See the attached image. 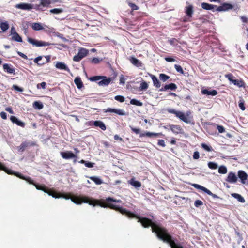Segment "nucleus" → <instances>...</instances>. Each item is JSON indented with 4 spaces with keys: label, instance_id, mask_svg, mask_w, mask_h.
<instances>
[{
    "label": "nucleus",
    "instance_id": "obj_1",
    "mask_svg": "<svg viewBox=\"0 0 248 248\" xmlns=\"http://www.w3.org/2000/svg\"><path fill=\"white\" fill-rule=\"evenodd\" d=\"M22 179L26 180L30 184H33L36 189L43 190L49 195L55 198H63L66 199H70L73 202L77 204H80L82 203H87L90 205L95 206V205H99L103 207H108L119 211L121 213L125 215L129 218L136 217L138 219V222H140L143 227H148L151 226L152 232H154L156 234L157 237L164 242L169 244L171 248H184L180 244L176 243L174 241L172 240L171 235L169 234L167 231L164 228L160 227L155 222L147 218H140L139 217H137L135 215L128 211L125 209L115 205L113 203H120L121 202V201L120 200H117L111 198H108L106 199L105 202H103L93 200L86 196L71 197L70 195L67 194H61L54 191L47 190L45 188L44 186L33 184V181L29 177H26L22 176Z\"/></svg>",
    "mask_w": 248,
    "mask_h": 248
},
{
    "label": "nucleus",
    "instance_id": "obj_2",
    "mask_svg": "<svg viewBox=\"0 0 248 248\" xmlns=\"http://www.w3.org/2000/svg\"><path fill=\"white\" fill-rule=\"evenodd\" d=\"M27 40L29 43L37 47L50 46L52 45L51 43L43 41H39L30 37H28Z\"/></svg>",
    "mask_w": 248,
    "mask_h": 248
},
{
    "label": "nucleus",
    "instance_id": "obj_3",
    "mask_svg": "<svg viewBox=\"0 0 248 248\" xmlns=\"http://www.w3.org/2000/svg\"><path fill=\"white\" fill-rule=\"evenodd\" d=\"M177 117H178L181 120L186 123H189L191 122V112L188 111L186 113H184L183 112L179 111L177 113Z\"/></svg>",
    "mask_w": 248,
    "mask_h": 248
},
{
    "label": "nucleus",
    "instance_id": "obj_4",
    "mask_svg": "<svg viewBox=\"0 0 248 248\" xmlns=\"http://www.w3.org/2000/svg\"><path fill=\"white\" fill-rule=\"evenodd\" d=\"M225 77L228 78V79L231 82H232L234 85L239 87H242L245 86V84L242 80H238V79H234L233 77L232 74H229L225 75Z\"/></svg>",
    "mask_w": 248,
    "mask_h": 248
},
{
    "label": "nucleus",
    "instance_id": "obj_5",
    "mask_svg": "<svg viewBox=\"0 0 248 248\" xmlns=\"http://www.w3.org/2000/svg\"><path fill=\"white\" fill-rule=\"evenodd\" d=\"M88 51L85 48H80L78 52V54L73 57V60L75 62H79L84 57H85L88 54Z\"/></svg>",
    "mask_w": 248,
    "mask_h": 248
},
{
    "label": "nucleus",
    "instance_id": "obj_6",
    "mask_svg": "<svg viewBox=\"0 0 248 248\" xmlns=\"http://www.w3.org/2000/svg\"><path fill=\"white\" fill-rule=\"evenodd\" d=\"M185 10L187 17H185L184 21L185 22L190 21V18L193 14V7L191 4H188L186 6Z\"/></svg>",
    "mask_w": 248,
    "mask_h": 248
},
{
    "label": "nucleus",
    "instance_id": "obj_7",
    "mask_svg": "<svg viewBox=\"0 0 248 248\" xmlns=\"http://www.w3.org/2000/svg\"><path fill=\"white\" fill-rule=\"evenodd\" d=\"M15 7L17 9L24 10H30L32 9H34V5L26 3H21L17 4L15 6Z\"/></svg>",
    "mask_w": 248,
    "mask_h": 248
},
{
    "label": "nucleus",
    "instance_id": "obj_8",
    "mask_svg": "<svg viewBox=\"0 0 248 248\" xmlns=\"http://www.w3.org/2000/svg\"><path fill=\"white\" fill-rule=\"evenodd\" d=\"M37 1H39V4L34 5V9L36 10H39L41 6L48 7L51 3L50 0H37Z\"/></svg>",
    "mask_w": 248,
    "mask_h": 248
},
{
    "label": "nucleus",
    "instance_id": "obj_9",
    "mask_svg": "<svg viewBox=\"0 0 248 248\" xmlns=\"http://www.w3.org/2000/svg\"><path fill=\"white\" fill-rule=\"evenodd\" d=\"M112 81V78H111L103 76L101 80L98 82V84L100 86H106L109 84Z\"/></svg>",
    "mask_w": 248,
    "mask_h": 248
},
{
    "label": "nucleus",
    "instance_id": "obj_10",
    "mask_svg": "<svg viewBox=\"0 0 248 248\" xmlns=\"http://www.w3.org/2000/svg\"><path fill=\"white\" fill-rule=\"evenodd\" d=\"M232 8L233 6L232 4L227 3H224L221 6L217 7L215 10L219 12L226 11L230 9H232Z\"/></svg>",
    "mask_w": 248,
    "mask_h": 248
},
{
    "label": "nucleus",
    "instance_id": "obj_11",
    "mask_svg": "<svg viewBox=\"0 0 248 248\" xmlns=\"http://www.w3.org/2000/svg\"><path fill=\"white\" fill-rule=\"evenodd\" d=\"M62 157L65 159L77 158V156L71 151L61 152Z\"/></svg>",
    "mask_w": 248,
    "mask_h": 248
},
{
    "label": "nucleus",
    "instance_id": "obj_12",
    "mask_svg": "<svg viewBox=\"0 0 248 248\" xmlns=\"http://www.w3.org/2000/svg\"><path fill=\"white\" fill-rule=\"evenodd\" d=\"M237 178L236 174L232 172H229L226 181L230 183H235L237 182Z\"/></svg>",
    "mask_w": 248,
    "mask_h": 248
},
{
    "label": "nucleus",
    "instance_id": "obj_13",
    "mask_svg": "<svg viewBox=\"0 0 248 248\" xmlns=\"http://www.w3.org/2000/svg\"><path fill=\"white\" fill-rule=\"evenodd\" d=\"M10 119L13 123L16 124L18 126L22 127H24L25 126V123L18 120L16 116H11L10 117Z\"/></svg>",
    "mask_w": 248,
    "mask_h": 248
},
{
    "label": "nucleus",
    "instance_id": "obj_14",
    "mask_svg": "<svg viewBox=\"0 0 248 248\" xmlns=\"http://www.w3.org/2000/svg\"><path fill=\"white\" fill-rule=\"evenodd\" d=\"M238 176L241 180L242 184H245L248 178L247 174L243 170H239L238 172Z\"/></svg>",
    "mask_w": 248,
    "mask_h": 248
},
{
    "label": "nucleus",
    "instance_id": "obj_15",
    "mask_svg": "<svg viewBox=\"0 0 248 248\" xmlns=\"http://www.w3.org/2000/svg\"><path fill=\"white\" fill-rule=\"evenodd\" d=\"M129 61L131 63L136 67H141L143 65L142 62L139 60L134 57H130L129 58Z\"/></svg>",
    "mask_w": 248,
    "mask_h": 248
},
{
    "label": "nucleus",
    "instance_id": "obj_16",
    "mask_svg": "<svg viewBox=\"0 0 248 248\" xmlns=\"http://www.w3.org/2000/svg\"><path fill=\"white\" fill-rule=\"evenodd\" d=\"M202 94L215 96L217 94V91L215 90H208V89H203L201 91Z\"/></svg>",
    "mask_w": 248,
    "mask_h": 248
},
{
    "label": "nucleus",
    "instance_id": "obj_17",
    "mask_svg": "<svg viewBox=\"0 0 248 248\" xmlns=\"http://www.w3.org/2000/svg\"><path fill=\"white\" fill-rule=\"evenodd\" d=\"M55 67L60 70H64L68 72H70V69L67 66V65L63 62H57L55 65Z\"/></svg>",
    "mask_w": 248,
    "mask_h": 248
},
{
    "label": "nucleus",
    "instance_id": "obj_18",
    "mask_svg": "<svg viewBox=\"0 0 248 248\" xmlns=\"http://www.w3.org/2000/svg\"><path fill=\"white\" fill-rule=\"evenodd\" d=\"M202 7L205 10H211L212 11H214L215 8H217L216 5H214L211 4H209L207 3L203 2L201 4Z\"/></svg>",
    "mask_w": 248,
    "mask_h": 248
},
{
    "label": "nucleus",
    "instance_id": "obj_19",
    "mask_svg": "<svg viewBox=\"0 0 248 248\" xmlns=\"http://www.w3.org/2000/svg\"><path fill=\"white\" fill-rule=\"evenodd\" d=\"M177 88V86L174 83H170L166 85L164 88L160 89V91H164L167 90H175Z\"/></svg>",
    "mask_w": 248,
    "mask_h": 248
},
{
    "label": "nucleus",
    "instance_id": "obj_20",
    "mask_svg": "<svg viewBox=\"0 0 248 248\" xmlns=\"http://www.w3.org/2000/svg\"><path fill=\"white\" fill-rule=\"evenodd\" d=\"M149 75L152 79L154 85L156 88H159L161 85L157 78L155 76L152 75L151 74H149Z\"/></svg>",
    "mask_w": 248,
    "mask_h": 248
},
{
    "label": "nucleus",
    "instance_id": "obj_21",
    "mask_svg": "<svg viewBox=\"0 0 248 248\" xmlns=\"http://www.w3.org/2000/svg\"><path fill=\"white\" fill-rule=\"evenodd\" d=\"M128 183L135 188H139L141 186V183L139 181L135 180L134 178L131 179L128 181Z\"/></svg>",
    "mask_w": 248,
    "mask_h": 248
},
{
    "label": "nucleus",
    "instance_id": "obj_22",
    "mask_svg": "<svg viewBox=\"0 0 248 248\" xmlns=\"http://www.w3.org/2000/svg\"><path fill=\"white\" fill-rule=\"evenodd\" d=\"M74 82L77 88L79 89H81L83 87V82L81 79V78L79 77H77L75 78Z\"/></svg>",
    "mask_w": 248,
    "mask_h": 248
},
{
    "label": "nucleus",
    "instance_id": "obj_23",
    "mask_svg": "<svg viewBox=\"0 0 248 248\" xmlns=\"http://www.w3.org/2000/svg\"><path fill=\"white\" fill-rule=\"evenodd\" d=\"M3 69L8 73L9 74H13L15 73V69L12 66L9 65L8 64H4L3 65Z\"/></svg>",
    "mask_w": 248,
    "mask_h": 248
},
{
    "label": "nucleus",
    "instance_id": "obj_24",
    "mask_svg": "<svg viewBox=\"0 0 248 248\" xmlns=\"http://www.w3.org/2000/svg\"><path fill=\"white\" fill-rule=\"evenodd\" d=\"M93 125L96 127H100L102 130H105L106 129L105 124L100 121H95L93 122Z\"/></svg>",
    "mask_w": 248,
    "mask_h": 248
},
{
    "label": "nucleus",
    "instance_id": "obj_25",
    "mask_svg": "<svg viewBox=\"0 0 248 248\" xmlns=\"http://www.w3.org/2000/svg\"><path fill=\"white\" fill-rule=\"evenodd\" d=\"M231 196L235 199H237L239 202L241 203H244L245 202L244 198L239 194L232 193L231 194Z\"/></svg>",
    "mask_w": 248,
    "mask_h": 248
},
{
    "label": "nucleus",
    "instance_id": "obj_26",
    "mask_svg": "<svg viewBox=\"0 0 248 248\" xmlns=\"http://www.w3.org/2000/svg\"><path fill=\"white\" fill-rule=\"evenodd\" d=\"M160 135H161L160 133L147 132L145 133L141 134L140 135V137H144V136H147V137H153V136L156 137V136H159Z\"/></svg>",
    "mask_w": 248,
    "mask_h": 248
},
{
    "label": "nucleus",
    "instance_id": "obj_27",
    "mask_svg": "<svg viewBox=\"0 0 248 248\" xmlns=\"http://www.w3.org/2000/svg\"><path fill=\"white\" fill-rule=\"evenodd\" d=\"M31 27L35 31H39L43 29V27L40 23H34L32 24Z\"/></svg>",
    "mask_w": 248,
    "mask_h": 248
},
{
    "label": "nucleus",
    "instance_id": "obj_28",
    "mask_svg": "<svg viewBox=\"0 0 248 248\" xmlns=\"http://www.w3.org/2000/svg\"><path fill=\"white\" fill-rule=\"evenodd\" d=\"M170 129L172 132L175 134L180 133L182 130L181 127L178 125H172L170 126Z\"/></svg>",
    "mask_w": 248,
    "mask_h": 248
},
{
    "label": "nucleus",
    "instance_id": "obj_29",
    "mask_svg": "<svg viewBox=\"0 0 248 248\" xmlns=\"http://www.w3.org/2000/svg\"><path fill=\"white\" fill-rule=\"evenodd\" d=\"M0 27L3 31H5L9 28V24L7 21H0Z\"/></svg>",
    "mask_w": 248,
    "mask_h": 248
},
{
    "label": "nucleus",
    "instance_id": "obj_30",
    "mask_svg": "<svg viewBox=\"0 0 248 248\" xmlns=\"http://www.w3.org/2000/svg\"><path fill=\"white\" fill-rule=\"evenodd\" d=\"M90 179L93 181L96 185H101L103 183V181L99 177L96 176H91Z\"/></svg>",
    "mask_w": 248,
    "mask_h": 248
},
{
    "label": "nucleus",
    "instance_id": "obj_31",
    "mask_svg": "<svg viewBox=\"0 0 248 248\" xmlns=\"http://www.w3.org/2000/svg\"><path fill=\"white\" fill-rule=\"evenodd\" d=\"M11 36H12V39L13 40L18 42H22V38L19 36V35L17 33H15V34L12 35Z\"/></svg>",
    "mask_w": 248,
    "mask_h": 248
},
{
    "label": "nucleus",
    "instance_id": "obj_32",
    "mask_svg": "<svg viewBox=\"0 0 248 248\" xmlns=\"http://www.w3.org/2000/svg\"><path fill=\"white\" fill-rule=\"evenodd\" d=\"M33 107L34 108L38 109H41L43 108V104L39 101H35L33 103Z\"/></svg>",
    "mask_w": 248,
    "mask_h": 248
},
{
    "label": "nucleus",
    "instance_id": "obj_33",
    "mask_svg": "<svg viewBox=\"0 0 248 248\" xmlns=\"http://www.w3.org/2000/svg\"><path fill=\"white\" fill-rule=\"evenodd\" d=\"M131 104L137 106H141L143 104L141 102L135 99H132L130 102Z\"/></svg>",
    "mask_w": 248,
    "mask_h": 248
},
{
    "label": "nucleus",
    "instance_id": "obj_34",
    "mask_svg": "<svg viewBox=\"0 0 248 248\" xmlns=\"http://www.w3.org/2000/svg\"><path fill=\"white\" fill-rule=\"evenodd\" d=\"M148 88V84L145 81H143L140 84V90L144 91L146 90Z\"/></svg>",
    "mask_w": 248,
    "mask_h": 248
},
{
    "label": "nucleus",
    "instance_id": "obj_35",
    "mask_svg": "<svg viewBox=\"0 0 248 248\" xmlns=\"http://www.w3.org/2000/svg\"><path fill=\"white\" fill-rule=\"evenodd\" d=\"M227 172V168L225 166H221L219 167L218 172L221 174H225Z\"/></svg>",
    "mask_w": 248,
    "mask_h": 248
},
{
    "label": "nucleus",
    "instance_id": "obj_36",
    "mask_svg": "<svg viewBox=\"0 0 248 248\" xmlns=\"http://www.w3.org/2000/svg\"><path fill=\"white\" fill-rule=\"evenodd\" d=\"M103 76H95L90 78V80L91 81H99L102 78Z\"/></svg>",
    "mask_w": 248,
    "mask_h": 248
},
{
    "label": "nucleus",
    "instance_id": "obj_37",
    "mask_svg": "<svg viewBox=\"0 0 248 248\" xmlns=\"http://www.w3.org/2000/svg\"><path fill=\"white\" fill-rule=\"evenodd\" d=\"M42 56H38L34 59V62L37 63L39 65H42L45 64V62H39L42 59Z\"/></svg>",
    "mask_w": 248,
    "mask_h": 248
},
{
    "label": "nucleus",
    "instance_id": "obj_38",
    "mask_svg": "<svg viewBox=\"0 0 248 248\" xmlns=\"http://www.w3.org/2000/svg\"><path fill=\"white\" fill-rule=\"evenodd\" d=\"M208 166L211 169H217L218 165L216 163L209 162L208 163Z\"/></svg>",
    "mask_w": 248,
    "mask_h": 248
},
{
    "label": "nucleus",
    "instance_id": "obj_39",
    "mask_svg": "<svg viewBox=\"0 0 248 248\" xmlns=\"http://www.w3.org/2000/svg\"><path fill=\"white\" fill-rule=\"evenodd\" d=\"M201 146L205 150H206V151H207L208 152H211V151H213V149H212V148L211 146H209V145H207V144H206L205 143H202Z\"/></svg>",
    "mask_w": 248,
    "mask_h": 248
},
{
    "label": "nucleus",
    "instance_id": "obj_40",
    "mask_svg": "<svg viewBox=\"0 0 248 248\" xmlns=\"http://www.w3.org/2000/svg\"><path fill=\"white\" fill-rule=\"evenodd\" d=\"M193 186L196 188H197V189H201L202 191H204L205 193H206V191L208 190V189H207L206 188H205V187H203V186H202L201 185H199L198 184H194Z\"/></svg>",
    "mask_w": 248,
    "mask_h": 248
},
{
    "label": "nucleus",
    "instance_id": "obj_41",
    "mask_svg": "<svg viewBox=\"0 0 248 248\" xmlns=\"http://www.w3.org/2000/svg\"><path fill=\"white\" fill-rule=\"evenodd\" d=\"M169 78H170L169 76H168L164 74H160L159 75L160 79L163 82L167 81Z\"/></svg>",
    "mask_w": 248,
    "mask_h": 248
},
{
    "label": "nucleus",
    "instance_id": "obj_42",
    "mask_svg": "<svg viewBox=\"0 0 248 248\" xmlns=\"http://www.w3.org/2000/svg\"><path fill=\"white\" fill-rule=\"evenodd\" d=\"M63 12L62 9L59 8H55L51 9L50 12L53 14H60Z\"/></svg>",
    "mask_w": 248,
    "mask_h": 248
},
{
    "label": "nucleus",
    "instance_id": "obj_43",
    "mask_svg": "<svg viewBox=\"0 0 248 248\" xmlns=\"http://www.w3.org/2000/svg\"><path fill=\"white\" fill-rule=\"evenodd\" d=\"M27 143H25V142H24V143H22L18 147V150L19 152H23L25 148L27 147Z\"/></svg>",
    "mask_w": 248,
    "mask_h": 248
},
{
    "label": "nucleus",
    "instance_id": "obj_44",
    "mask_svg": "<svg viewBox=\"0 0 248 248\" xmlns=\"http://www.w3.org/2000/svg\"><path fill=\"white\" fill-rule=\"evenodd\" d=\"M238 106L242 110H245V107L244 105V101L242 99H241L239 101Z\"/></svg>",
    "mask_w": 248,
    "mask_h": 248
},
{
    "label": "nucleus",
    "instance_id": "obj_45",
    "mask_svg": "<svg viewBox=\"0 0 248 248\" xmlns=\"http://www.w3.org/2000/svg\"><path fill=\"white\" fill-rule=\"evenodd\" d=\"M114 99L120 102H124L125 100L124 97L121 95H117L115 96Z\"/></svg>",
    "mask_w": 248,
    "mask_h": 248
},
{
    "label": "nucleus",
    "instance_id": "obj_46",
    "mask_svg": "<svg viewBox=\"0 0 248 248\" xmlns=\"http://www.w3.org/2000/svg\"><path fill=\"white\" fill-rule=\"evenodd\" d=\"M175 69L178 72H180L181 74L184 73V71L182 68V67L179 65L175 64L174 65Z\"/></svg>",
    "mask_w": 248,
    "mask_h": 248
},
{
    "label": "nucleus",
    "instance_id": "obj_47",
    "mask_svg": "<svg viewBox=\"0 0 248 248\" xmlns=\"http://www.w3.org/2000/svg\"><path fill=\"white\" fill-rule=\"evenodd\" d=\"M115 113L120 115H124L125 114V112L121 109H115Z\"/></svg>",
    "mask_w": 248,
    "mask_h": 248
},
{
    "label": "nucleus",
    "instance_id": "obj_48",
    "mask_svg": "<svg viewBox=\"0 0 248 248\" xmlns=\"http://www.w3.org/2000/svg\"><path fill=\"white\" fill-rule=\"evenodd\" d=\"M126 78L123 75H121L120 77V84H124L125 83Z\"/></svg>",
    "mask_w": 248,
    "mask_h": 248
},
{
    "label": "nucleus",
    "instance_id": "obj_49",
    "mask_svg": "<svg viewBox=\"0 0 248 248\" xmlns=\"http://www.w3.org/2000/svg\"><path fill=\"white\" fill-rule=\"evenodd\" d=\"M40 86L43 88V89H46V83L45 82H41L40 84H37V88L38 89H39L40 88Z\"/></svg>",
    "mask_w": 248,
    "mask_h": 248
},
{
    "label": "nucleus",
    "instance_id": "obj_50",
    "mask_svg": "<svg viewBox=\"0 0 248 248\" xmlns=\"http://www.w3.org/2000/svg\"><path fill=\"white\" fill-rule=\"evenodd\" d=\"M203 204V202L201 200H196L195 202V203H194V205L196 207H199L201 205H202Z\"/></svg>",
    "mask_w": 248,
    "mask_h": 248
},
{
    "label": "nucleus",
    "instance_id": "obj_51",
    "mask_svg": "<svg viewBox=\"0 0 248 248\" xmlns=\"http://www.w3.org/2000/svg\"><path fill=\"white\" fill-rule=\"evenodd\" d=\"M206 193H207V194H208L209 195H210L211 196H212V197H213L214 198H219V197L217 196V195L216 194H214L213 193H212L209 190H207V191H206Z\"/></svg>",
    "mask_w": 248,
    "mask_h": 248
},
{
    "label": "nucleus",
    "instance_id": "obj_52",
    "mask_svg": "<svg viewBox=\"0 0 248 248\" xmlns=\"http://www.w3.org/2000/svg\"><path fill=\"white\" fill-rule=\"evenodd\" d=\"M217 129L218 132L220 133H222L224 132V131H225L224 128L221 125H217Z\"/></svg>",
    "mask_w": 248,
    "mask_h": 248
},
{
    "label": "nucleus",
    "instance_id": "obj_53",
    "mask_svg": "<svg viewBox=\"0 0 248 248\" xmlns=\"http://www.w3.org/2000/svg\"><path fill=\"white\" fill-rule=\"evenodd\" d=\"M200 157L199 153L198 151H195L194 152L193 158L194 159H198Z\"/></svg>",
    "mask_w": 248,
    "mask_h": 248
},
{
    "label": "nucleus",
    "instance_id": "obj_54",
    "mask_svg": "<svg viewBox=\"0 0 248 248\" xmlns=\"http://www.w3.org/2000/svg\"><path fill=\"white\" fill-rule=\"evenodd\" d=\"M168 111L169 112V113H172V114H174L177 117V113H179V111H176L173 109H168Z\"/></svg>",
    "mask_w": 248,
    "mask_h": 248
},
{
    "label": "nucleus",
    "instance_id": "obj_55",
    "mask_svg": "<svg viewBox=\"0 0 248 248\" xmlns=\"http://www.w3.org/2000/svg\"><path fill=\"white\" fill-rule=\"evenodd\" d=\"M13 89H14L15 90L18 91L19 92H23V89L19 87L18 86L14 85L12 87Z\"/></svg>",
    "mask_w": 248,
    "mask_h": 248
},
{
    "label": "nucleus",
    "instance_id": "obj_56",
    "mask_svg": "<svg viewBox=\"0 0 248 248\" xmlns=\"http://www.w3.org/2000/svg\"><path fill=\"white\" fill-rule=\"evenodd\" d=\"M101 60H99L98 58H93L92 60V63H94V64H97L98 63H99L100 62Z\"/></svg>",
    "mask_w": 248,
    "mask_h": 248
},
{
    "label": "nucleus",
    "instance_id": "obj_57",
    "mask_svg": "<svg viewBox=\"0 0 248 248\" xmlns=\"http://www.w3.org/2000/svg\"><path fill=\"white\" fill-rule=\"evenodd\" d=\"M129 5L131 7L133 10H138L139 7L134 3H129Z\"/></svg>",
    "mask_w": 248,
    "mask_h": 248
},
{
    "label": "nucleus",
    "instance_id": "obj_58",
    "mask_svg": "<svg viewBox=\"0 0 248 248\" xmlns=\"http://www.w3.org/2000/svg\"><path fill=\"white\" fill-rule=\"evenodd\" d=\"M158 145L162 147L165 146V141L163 140H159L158 141Z\"/></svg>",
    "mask_w": 248,
    "mask_h": 248
},
{
    "label": "nucleus",
    "instance_id": "obj_59",
    "mask_svg": "<svg viewBox=\"0 0 248 248\" xmlns=\"http://www.w3.org/2000/svg\"><path fill=\"white\" fill-rule=\"evenodd\" d=\"M93 165L94 163L90 162H86V163H85V166L88 168L93 167Z\"/></svg>",
    "mask_w": 248,
    "mask_h": 248
},
{
    "label": "nucleus",
    "instance_id": "obj_60",
    "mask_svg": "<svg viewBox=\"0 0 248 248\" xmlns=\"http://www.w3.org/2000/svg\"><path fill=\"white\" fill-rule=\"evenodd\" d=\"M16 31L15 28L14 27H12L10 30V35H12L15 34V33H16Z\"/></svg>",
    "mask_w": 248,
    "mask_h": 248
},
{
    "label": "nucleus",
    "instance_id": "obj_61",
    "mask_svg": "<svg viewBox=\"0 0 248 248\" xmlns=\"http://www.w3.org/2000/svg\"><path fill=\"white\" fill-rule=\"evenodd\" d=\"M131 128L132 131L136 134H139L140 133V129L133 127H131Z\"/></svg>",
    "mask_w": 248,
    "mask_h": 248
},
{
    "label": "nucleus",
    "instance_id": "obj_62",
    "mask_svg": "<svg viewBox=\"0 0 248 248\" xmlns=\"http://www.w3.org/2000/svg\"><path fill=\"white\" fill-rule=\"evenodd\" d=\"M165 60L168 62H173L175 61V59L171 57H166Z\"/></svg>",
    "mask_w": 248,
    "mask_h": 248
},
{
    "label": "nucleus",
    "instance_id": "obj_63",
    "mask_svg": "<svg viewBox=\"0 0 248 248\" xmlns=\"http://www.w3.org/2000/svg\"><path fill=\"white\" fill-rule=\"evenodd\" d=\"M0 116H1V118L4 120H5L7 119V115L5 112H3V111L1 112L0 113Z\"/></svg>",
    "mask_w": 248,
    "mask_h": 248
},
{
    "label": "nucleus",
    "instance_id": "obj_64",
    "mask_svg": "<svg viewBox=\"0 0 248 248\" xmlns=\"http://www.w3.org/2000/svg\"><path fill=\"white\" fill-rule=\"evenodd\" d=\"M17 54L20 56H21L22 58H24L25 59H27V56L26 55H25L24 54L22 53V52L18 51L17 52Z\"/></svg>",
    "mask_w": 248,
    "mask_h": 248
}]
</instances>
